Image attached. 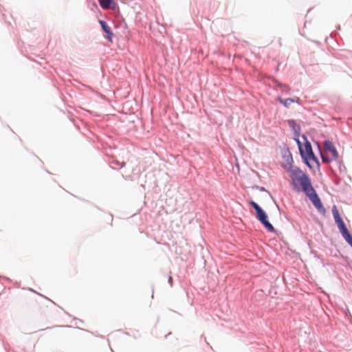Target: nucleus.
I'll list each match as a JSON object with an SVG mask.
<instances>
[{
	"label": "nucleus",
	"instance_id": "ddd939ff",
	"mask_svg": "<svg viewBox=\"0 0 352 352\" xmlns=\"http://www.w3.org/2000/svg\"><path fill=\"white\" fill-rule=\"evenodd\" d=\"M321 158H322V162L324 163H329L332 160H334V159H333V157H329V156H327V155H322V154H321Z\"/></svg>",
	"mask_w": 352,
	"mask_h": 352
},
{
	"label": "nucleus",
	"instance_id": "f03ea898",
	"mask_svg": "<svg viewBox=\"0 0 352 352\" xmlns=\"http://www.w3.org/2000/svg\"><path fill=\"white\" fill-rule=\"evenodd\" d=\"M250 204L254 209L257 219L262 223L264 228L270 232H274L275 229L274 226L268 221L267 214L262 208L254 201H250Z\"/></svg>",
	"mask_w": 352,
	"mask_h": 352
},
{
	"label": "nucleus",
	"instance_id": "20e7f679",
	"mask_svg": "<svg viewBox=\"0 0 352 352\" xmlns=\"http://www.w3.org/2000/svg\"><path fill=\"white\" fill-rule=\"evenodd\" d=\"M289 171L291 173L290 177L294 185H296V181H298L300 183V178H301L303 175H307L306 173H303L298 167L294 166L292 165H290Z\"/></svg>",
	"mask_w": 352,
	"mask_h": 352
},
{
	"label": "nucleus",
	"instance_id": "4468645a",
	"mask_svg": "<svg viewBox=\"0 0 352 352\" xmlns=\"http://www.w3.org/2000/svg\"><path fill=\"white\" fill-rule=\"evenodd\" d=\"M112 164H114L116 166H121V167H123L124 165H125V163L123 162L122 163H120V162L118 161H113L111 162Z\"/></svg>",
	"mask_w": 352,
	"mask_h": 352
},
{
	"label": "nucleus",
	"instance_id": "dca6fc26",
	"mask_svg": "<svg viewBox=\"0 0 352 352\" xmlns=\"http://www.w3.org/2000/svg\"><path fill=\"white\" fill-rule=\"evenodd\" d=\"M287 163H288L289 164H290V163L293 162L292 157V155H291V154H289V159H287Z\"/></svg>",
	"mask_w": 352,
	"mask_h": 352
},
{
	"label": "nucleus",
	"instance_id": "1a4fd4ad",
	"mask_svg": "<svg viewBox=\"0 0 352 352\" xmlns=\"http://www.w3.org/2000/svg\"><path fill=\"white\" fill-rule=\"evenodd\" d=\"M287 123L289 126L293 130L295 135H299L300 133V126L299 124H296L294 120L290 119L288 120Z\"/></svg>",
	"mask_w": 352,
	"mask_h": 352
},
{
	"label": "nucleus",
	"instance_id": "aec40b11",
	"mask_svg": "<svg viewBox=\"0 0 352 352\" xmlns=\"http://www.w3.org/2000/svg\"><path fill=\"white\" fill-rule=\"evenodd\" d=\"M93 6H94V7H95L96 8H98V6H97V4H96V3H93Z\"/></svg>",
	"mask_w": 352,
	"mask_h": 352
},
{
	"label": "nucleus",
	"instance_id": "412c9836",
	"mask_svg": "<svg viewBox=\"0 0 352 352\" xmlns=\"http://www.w3.org/2000/svg\"><path fill=\"white\" fill-rule=\"evenodd\" d=\"M261 190H265V188H264L263 187H262V188H261Z\"/></svg>",
	"mask_w": 352,
	"mask_h": 352
},
{
	"label": "nucleus",
	"instance_id": "0eeeda50",
	"mask_svg": "<svg viewBox=\"0 0 352 352\" xmlns=\"http://www.w3.org/2000/svg\"><path fill=\"white\" fill-rule=\"evenodd\" d=\"M99 23L100 24L101 28L102 30L107 34L106 38L109 41H112L113 37V33L111 32V28L109 26V25L106 23V21L103 20H99Z\"/></svg>",
	"mask_w": 352,
	"mask_h": 352
},
{
	"label": "nucleus",
	"instance_id": "423d86ee",
	"mask_svg": "<svg viewBox=\"0 0 352 352\" xmlns=\"http://www.w3.org/2000/svg\"><path fill=\"white\" fill-rule=\"evenodd\" d=\"M324 148L326 151L329 152L332 155L333 159L338 158V153L330 140H327L324 142Z\"/></svg>",
	"mask_w": 352,
	"mask_h": 352
},
{
	"label": "nucleus",
	"instance_id": "f3484780",
	"mask_svg": "<svg viewBox=\"0 0 352 352\" xmlns=\"http://www.w3.org/2000/svg\"><path fill=\"white\" fill-rule=\"evenodd\" d=\"M168 283H169V284L170 285H172V284H173V278H172V277L170 276L168 277Z\"/></svg>",
	"mask_w": 352,
	"mask_h": 352
},
{
	"label": "nucleus",
	"instance_id": "6ab92c4d",
	"mask_svg": "<svg viewBox=\"0 0 352 352\" xmlns=\"http://www.w3.org/2000/svg\"><path fill=\"white\" fill-rule=\"evenodd\" d=\"M346 316H349L351 317V313L349 312V310L347 311V313L346 314Z\"/></svg>",
	"mask_w": 352,
	"mask_h": 352
},
{
	"label": "nucleus",
	"instance_id": "7ed1b4c3",
	"mask_svg": "<svg viewBox=\"0 0 352 352\" xmlns=\"http://www.w3.org/2000/svg\"><path fill=\"white\" fill-rule=\"evenodd\" d=\"M296 142L298 145L300 154L301 157L303 160L305 164L309 168H311V166L310 163L309 162V160H311L314 161V162H316L318 166H320L319 161H318V158L316 157V156L315 155L314 153H311V154L309 155V156H307V155L305 153V151L302 148V145H301L300 140L298 139H296Z\"/></svg>",
	"mask_w": 352,
	"mask_h": 352
},
{
	"label": "nucleus",
	"instance_id": "9d476101",
	"mask_svg": "<svg viewBox=\"0 0 352 352\" xmlns=\"http://www.w3.org/2000/svg\"><path fill=\"white\" fill-rule=\"evenodd\" d=\"M342 237L348 243V244L352 248V235L349 232L348 229H344L340 232Z\"/></svg>",
	"mask_w": 352,
	"mask_h": 352
},
{
	"label": "nucleus",
	"instance_id": "9b49d317",
	"mask_svg": "<svg viewBox=\"0 0 352 352\" xmlns=\"http://www.w3.org/2000/svg\"><path fill=\"white\" fill-rule=\"evenodd\" d=\"M304 139L305 140V153L307 155V156H309V155L311 154V153H314L312 150V146L311 143L307 140L305 135H303Z\"/></svg>",
	"mask_w": 352,
	"mask_h": 352
},
{
	"label": "nucleus",
	"instance_id": "a211bd4d",
	"mask_svg": "<svg viewBox=\"0 0 352 352\" xmlns=\"http://www.w3.org/2000/svg\"><path fill=\"white\" fill-rule=\"evenodd\" d=\"M293 99H294V102H297L298 103L299 101H300V98H298V97H296V98H293Z\"/></svg>",
	"mask_w": 352,
	"mask_h": 352
},
{
	"label": "nucleus",
	"instance_id": "f257e3e1",
	"mask_svg": "<svg viewBox=\"0 0 352 352\" xmlns=\"http://www.w3.org/2000/svg\"><path fill=\"white\" fill-rule=\"evenodd\" d=\"M300 184L302 186V190L305 192L306 195L309 198L313 205L316 207L318 211L324 214L326 210L323 206L321 200L313 188L311 181L307 175H303L300 178Z\"/></svg>",
	"mask_w": 352,
	"mask_h": 352
},
{
	"label": "nucleus",
	"instance_id": "f8f14e48",
	"mask_svg": "<svg viewBox=\"0 0 352 352\" xmlns=\"http://www.w3.org/2000/svg\"><path fill=\"white\" fill-rule=\"evenodd\" d=\"M278 100L280 103L283 104L287 108L289 107L290 104L294 102V99H293L292 98H286V99H283L281 98H278Z\"/></svg>",
	"mask_w": 352,
	"mask_h": 352
},
{
	"label": "nucleus",
	"instance_id": "6e6552de",
	"mask_svg": "<svg viewBox=\"0 0 352 352\" xmlns=\"http://www.w3.org/2000/svg\"><path fill=\"white\" fill-rule=\"evenodd\" d=\"M100 6L104 10L114 9L116 3L113 0H98Z\"/></svg>",
	"mask_w": 352,
	"mask_h": 352
},
{
	"label": "nucleus",
	"instance_id": "39448f33",
	"mask_svg": "<svg viewBox=\"0 0 352 352\" xmlns=\"http://www.w3.org/2000/svg\"><path fill=\"white\" fill-rule=\"evenodd\" d=\"M332 213L335 222L336 223L340 232L344 230V229H346L347 228L344 224L343 220L342 219L336 206H333L332 208Z\"/></svg>",
	"mask_w": 352,
	"mask_h": 352
},
{
	"label": "nucleus",
	"instance_id": "2eb2a0df",
	"mask_svg": "<svg viewBox=\"0 0 352 352\" xmlns=\"http://www.w3.org/2000/svg\"><path fill=\"white\" fill-rule=\"evenodd\" d=\"M280 87L283 91L287 90L288 88L287 85L283 84H280Z\"/></svg>",
	"mask_w": 352,
	"mask_h": 352
}]
</instances>
